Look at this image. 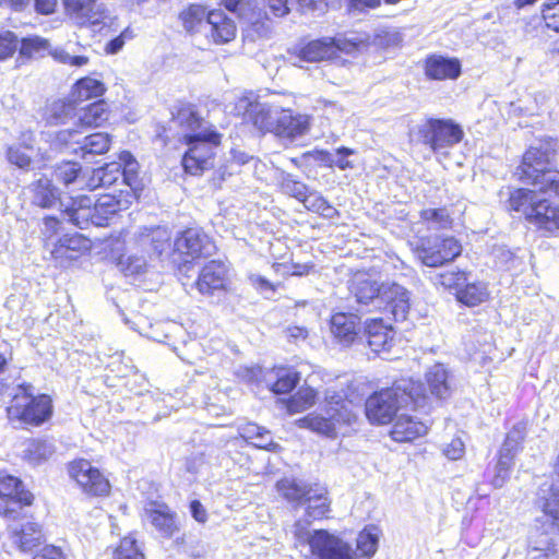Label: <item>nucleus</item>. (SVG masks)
<instances>
[{"label":"nucleus","instance_id":"nucleus-42","mask_svg":"<svg viewBox=\"0 0 559 559\" xmlns=\"http://www.w3.org/2000/svg\"><path fill=\"white\" fill-rule=\"evenodd\" d=\"M55 445L47 439H32L25 444L23 457L32 465L47 461L55 453Z\"/></svg>","mask_w":559,"mask_h":559},{"label":"nucleus","instance_id":"nucleus-38","mask_svg":"<svg viewBox=\"0 0 559 559\" xmlns=\"http://www.w3.org/2000/svg\"><path fill=\"white\" fill-rule=\"evenodd\" d=\"M173 122L183 130V133H204L212 130V126L199 117L191 106H183L173 116Z\"/></svg>","mask_w":559,"mask_h":559},{"label":"nucleus","instance_id":"nucleus-33","mask_svg":"<svg viewBox=\"0 0 559 559\" xmlns=\"http://www.w3.org/2000/svg\"><path fill=\"white\" fill-rule=\"evenodd\" d=\"M0 497L8 498L12 506H29L33 501V495L24 490L22 481L5 472H0Z\"/></svg>","mask_w":559,"mask_h":559},{"label":"nucleus","instance_id":"nucleus-57","mask_svg":"<svg viewBox=\"0 0 559 559\" xmlns=\"http://www.w3.org/2000/svg\"><path fill=\"white\" fill-rule=\"evenodd\" d=\"M302 12L323 14L328 9L340 7V0H297Z\"/></svg>","mask_w":559,"mask_h":559},{"label":"nucleus","instance_id":"nucleus-23","mask_svg":"<svg viewBox=\"0 0 559 559\" xmlns=\"http://www.w3.org/2000/svg\"><path fill=\"white\" fill-rule=\"evenodd\" d=\"M425 74L430 80H455L461 74V62L456 58L431 55L425 60Z\"/></svg>","mask_w":559,"mask_h":559},{"label":"nucleus","instance_id":"nucleus-43","mask_svg":"<svg viewBox=\"0 0 559 559\" xmlns=\"http://www.w3.org/2000/svg\"><path fill=\"white\" fill-rule=\"evenodd\" d=\"M489 296L487 286L481 282L466 283L457 289L456 298L467 307H475L487 300Z\"/></svg>","mask_w":559,"mask_h":559},{"label":"nucleus","instance_id":"nucleus-54","mask_svg":"<svg viewBox=\"0 0 559 559\" xmlns=\"http://www.w3.org/2000/svg\"><path fill=\"white\" fill-rule=\"evenodd\" d=\"M317 393L311 388H300L298 392L288 400L287 409L289 413H299L311 407L316 402Z\"/></svg>","mask_w":559,"mask_h":559},{"label":"nucleus","instance_id":"nucleus-20","mask_svg":"<svg viewBox=\"0 0 559 559\" xmlns=\"http://www.w3.org/2000/svg\"><path fill=\"white\" fill-rule=\"evenodd\" d=\"M170 231L166 227H143L136 234V241L142 251L150 257H159L170 248Z\"/></svg>","mask_w":559,"mask_h":559},{"label":"nucleus","instance_id":"nucleus-25","mask_svg":"<svg viewBox=\"0 0 559 559\" xmlns=\"http://www.w3.org/2000/svg\"><path fill=\"white\" fill-rule=\"evenodd\" d=\"M9 530L12 543L22 551L32 550L43 539L40 526L29 520L15 522L9 526Z\"/></svg>","mask_w":559,"mask_h":559},{"label":"nucleus","instance_id":"nucleus-45","mask_svg":"<svg viewBox=\"0 0 559 559\" xmlns=\"http://www.w3.org/2000/svg\"><path fill=\"white\" fill-rule=\"evenodd\" d=\"M304 206L313 213H317L324 218H335L340 215L338 211L330 204V202L318 191L309 190L307 197L304 198Z\"/></svg>","mask_w":559,"mask_h":559},{"label":"nucleus","instance_id":"nucleus-46","mask_svg":"<svg viewBox=\"0 0 559 559\" xmlns=\"http://www.w3.org/2000/svg\"><path fill=\"white\" fill-rule=\"evenodd\" d=\"M110 142L109 134L103 132L82 135L80 156L86 159L88 155L104 154L109 150Z\"/></svg>","mask_w":559,"mask_h":559},{"label":"nucleus","instance_id":"nucleus-39","mask_svg":"<svg viewBox=\"0 0 559 559\" xmlns=\"http://www.w3.org/2000/svg\"><path fill=\"white\" fill-rule=\"evenodd\" d=\"M312 485L299 481L295 478H283L276 483V490L294 508L304 506V501Z\"/></svg>","mask_w":559,"mask_h":559},{"label":"nucleus","instance_id":"nucleus-6","mask_svg":"<svg viewBox=\"0 0 559 559\" xmlns=\"http://www.w3.org/2000/svg\"><path fill=\"white\" fill-rule=\"evenodd\" d=\"M32 385L21 386V394H15L9 413L15 414L23 423L39 426L52 414L51 399L46 394L33 396Z\"/></svg>","mask_w":559,"mask_h":559},{"label":"nucleus","instance_id":"nucleus-5","mask_svg":"<svg viewBox=\"0 0 559 559\" xmlns=\"http://www.w3.org/2000/svg\"><path fill=\"white\" fill-rule=\"evenodd\" d=\"M414 252L421 263L439 267L453 261L462 252L461 243L454 237H420L414 243Z\"/></svg>","mask_w":559,"mask_h":559},{"label":"nucleus","instance_id":"nucleus-17","mask_svg":"<svg viewBox=\"0 0 559 559\" xmlns=\"http://www.w3.org/2000/svg\"><path fill=\"white\" fill-rule=\"evenodd\" d=\"M385 302L395 321H405L411 309L409 292L396 283H382L380 302Z\"/></svg>","mask_w":559,"mask_h":559},{"label":"nucleus","instance_id":"nucleus-15","mask_svg":"<svg viewBox=\"0 0 559 559\" xmlns=\"http://www.w3.org/2000/svg\"><path fill=\"white\" fill-rule=\"evenodd\" d=\"M144 516L165 538H171L180 530L176 512H174L166 503H159L156 501L150 502L144 508Z\"/></svg>","mask_w":559,"mask_h":559},{"label":"nucleus","instance_id":"nucleus-53","mask_svg":"<svg viewBox=\"0 0 559 559\" xmlns=\"http://www.w3.org/2000/svg\"><path fill=\"white\" fill-rule=\"evenodd\" d=\"M514 457L515 456L499 451L498 462L495 466V475L491 479V485L495 488H501L509 479L514 464Z\"/></svg>","mask_w":559,"mask_h":559},{"label":"nucleus","instance_id":"nucleus-55","mask_svg":"<svg viewBox=\"0 0 559 559\" xmlns=\"http://www.w3.org/2000/svg\"><path fill=\"white\" fill-rule=\"evenodd\" d=\"M82 167L80 164L74 162H63L56 166L55 176L56 179L61 181L64 186H69L76 181H82L80 179Z\"/></svg>","mask_w":559,"mask_h":559},{"label":"nucleus","instance_id":"nucleus-22","mask_svg":"<svg viewBox=\"0 0 559 559\" xmlns=\"http://www.w3.org/2000/svg\"><path fill=\"white\" fill-rule=\"evenodd\" d=\"M228 269L219 261H211L201 270L197 287L203 295L213 294L215 290L225 289Z\"/></svg>","mask_w":559,"mask_h":559},{"label":"nucleus","instance_id":"nucleus-49","mask_svg":"<svg viewBox=\"0 0 559 559\" xmlns=\"http://www.w3.org/2000/svg\"><path fill=\"white\" fill-rule=\"evenodd\" d=\"M526 431L527 423L525 420L515 423L513 427L508 431L504 442L502 443L499 451L515 456L526 436Z\"/></svg>","mask_w":559,"mask_h":559},{"label":"nucleus","instance_id":"nucleus-62","mask_svg":"<svg viewBox=\"0 0 559 559\" xmlns=\"http://www.w3.org/2000/svg\"><path fill=\"white\" fill-rule=\"evenodd\" d=\"M313 520H309V518L306 516L305 520H298L294 524V536L300 544H308L311 548V540L314 536V531L310 532L308 530V526Z\"/></svg>","mask_w":559,"mask_h":559},{"label":"nucleus","instance_id":"nucleus-56","mask_svg":"<svg viewBox=\"0 0 559 559\" xmlns=\"http://www.w3.org/2000/svg\"><path fill=\"white\" fill-rule=\"evenodd\" d=\"M114 559H144L136 540L130 536L121 539L120 545L115 551Z\"/></svg>","mask_w":559,"mask_h":559},{"label":"nucleus","instance_id":"nucleus-64","mask_svg":"<svg viewBox=\"0 0 559 559\" xmlns=\"http://www.w3.org/2000/svg\"><path fill=\"white\" fill-rule=\"evenodd\" d=\"M355 152L352 148L341 146L333 153V167H337L341 170L354 168V164L348 159Z\"/></svg>","mask_w":559,"mask_h":559},{"label":"nucleus","instance_id":"nucleus-40","mask_svg":"<svg viewBox=\"0 0 559 559\" xmlns=\"http://www.w3.org/2000/svg\"><path fill=\"white\" fill-rule=\"evenodd\" d=\"M426 382L431 395L442 400L450 395L451 388L448 381V371L441 364H436L426 373Z\"/></svg>","mask_w":559,"mask_h":559},{"label":"nucleus","instance_id":"nucleus-12","mask_svg":"<svg viewBox=\"0 0 559 559\" xmlns=\"http://www.w3.org/2000/svg\"><path fill=\"white\" fill-rule=\"evenodd\" d=\"M69 475L88 495L104 496L109 492V481L87 460L70 463Z\"/></svg>","mask_w":559,"mask_h":559},{"label":"nucleus","instance_id":"nucleus-1","mask_svg":"<svg viewBox=\"0 0 559 559\" xmlns=\"http://www.w3.org/2000/svg\"><path fill=\"white\" fill-rule=\"evenodd\" d=\"M555 145L540 141L523 155L515 175L535 189H516L510 193L509 210L522 214L527 222L550 235H559V204L551 197H559V170L552 167Z\"/></svg>","mask_w":559,"mask_h":559},{"label":"nucleus","instance_id":"nucleus-13","mask_svg":"<svg viewBox=\"0 0 559 559\" xmlns=\"http://www.w3.org/2000/svg\"><path fill=\"white\" fill-rule=\"evenodd\" d=\"M105 90V85L102 81L93 78H83L73 86L68 102L55 104L53 115L58 118H61L62 115L68 117L74 111L76 105L84 100L103 96Z\"/></svg>","mask_w":559,"mask_h":559},{"label":"nucleus","instance_id":"nucleus-19","mask_svg":"<svg viewBox=\"0 0 559 559\" xmlns=\"http://www.w3.org/2000/svg\"><path fill=\"white\" fill-rule=\"evenodd\" d=\"M385 302L395 321H405L411 309L409 292L396 283H382L380 302Z\"/></svg>","mask_w":559,"mask_h":559},{"label":"nucleus","instance_id":"nucleus-31","mask_svg":"<svg viewBox=\"0 0 559 559\" xmlns=\"http://www.w3.org/2000/svg\"><path fill=\"white\" fill-rule=\"evenodd\" d=\"M129 204V200L117 198L112 194H105L100 197L93 205L94 225H107L111 217H114L120 211L127 210Z\"/></svg>","mask_w":559,"mask_h":559},{"label":"nucleus","instance_id":"nucleus-51","mask_svg":"<svg viewBox=\"0 0 559 559\" xmlns=\"http://www.w3.org/2000/svg\"><path fill=\"white\" fill-rule=\"evenodd\" d=\"M206 9L200 4H191L180 13V20L187 32H195L202 24L207 25Z\"/></svg>","mask_w":559,"mask_h":559},{"label":"nucleus","instance_id":"nucleus-59","mask_svg":"<svg viewBox=\"0 0 559 559\" xmlns=\"http://www.w3.org/2000/svg\"><path fill=\"white\" fill-rule=\"evenodd\" d=\"M28 148H31L29 145L24 148L19 145L10 146L7 151L8 160L21 169H28L32 164L31 156L25 152Z\"/></svg>","mask_w":559,"mask_h":559},{"label":"nucleus","instance_id":"nucleus-37","mask_svg":"<svg viewBox=\"0 0 559 559\" xmlns=\"http://www.w3.org/2000/svg\"><path fill=\"white\" fill-rule=\"evenodd\" d=\"M304 506H306L305 515L309 518V520L324 518L330 511V500L326 489L318 485L312 486L310 491H308Z\"/></svg>","mask_w":559,"mask_h":559},{"label":"nucleus","instance_id":"nucleus-60","mask_svg":"<svg viewBox=\"0 0 559 559\" xmlns=\"http://www.w3.org/2000/svg\"><path fill=\"white\" fill-rule=\"evenodd\" d=\"M47 40L40 37L24 38L21 43L20 53L25 57H35L47 48Z\"/></svg>","mask_w":559,"mask_h":559},{"label":"nucleus","instance_id":"nucleus-61","mask_svg":"<svg viewBox=\"0 0 559 559\" xmlns=\"http://www.w3.org/2000/svg\"><path fill=\"white\" fill-rule=\"evenodd\" d=\"M377 545L378 538L370 532L364 531L357 537V550H359L362 556H372L377 550Z\"/></svg>","mask_w":559,"mask_h":559},{"label":"nucleus","instance_id":"nucleus-3","mask_svg":"<svg viewBox=\"0 0 559 559\" xmlns=\"http://www.w3.org/2000/svg\"><path fill=\"white\" fill-rule=\"evenodd\" d=\"M463 134L462 128L450 119L429 118L411 131V139L433 153H440L461 142Z\"/></svg>","mask_w":559,"mask_h":559},{"label":"nucleus","instance_id":"nucleus-9","mask_svg":"<svg viewBox=\"0 0 559 559\" xmlns=\"http://www.w3.org/2000/svg\"><path fill=\"white\" fill-rule=\"evenodd\" d=\"M235 109L238 115H242L243 119L251 122L259 131L275 134L281 107L266 103L250 102L248 97H241Z\"/></svg>","mask_w":559,"mask_h":559},{"label":"nucleus","instance_id":"nucleus-24","mask_svg":"<svg viewBox=\"0 0 559 559\" xmlns=\"http://www.w3.org/2000/svg\"><path fill=\"white\" fill-rule=\"evenodd\" d=\"M365 334L374 353L389 352L395 343V332L382 319L366 321Z\"/></svg>","mask_w":559,"mask_h":559},{"label":"nucleus","instance_id":"nucleus-21","mask_svg":"<svg viewBox=\"0 0 559 559\" xmlns=\"http://www.w3.org/2000/svg\"><path fill=\"white\" fill-rule=\"evenodd\" d=\"M93 201L87 195H78L70 198V201L66 203L61 201L62 214L67 217V221L75 225L76 227L84 229L90 223L94 224V209Z\"/></svg>","mask_w":559,"mask_h":559},{"label":"nucleus","instance_id":"nucleus-32","mask_svg":"<svg viewBox=\"0 0 559 559\" xmlns=\"http://www.w3.org/2000/svg\"><path fill=\"white\" fill-rule=\"evenodd\" d=\"M349 289L359 305L379 302L381 285L366 274H356Z\"/></svg>","mask_w":559,"mask_h":559},{"label":"nucleus","instance_id":"nucleus-50","mask_svg":"<svg viewBox=\"0 0 559 559\" xmlns=\"http://www.w3.org/2000/svg\"><path fill=\"white\" fill-rule=\"evenodd\" d=\"M277 181L284 194L293 197L300 202L307 197V192L309 191L308 186L297 180L292 174L281 171Z\"/></svg>","mask_w":559,"mask_h":559},{"label":"nucleus","instance_id":"nucleus-58","mask_svg":"<svg viewBox=\"0 0 559 559\" xmlns=\"http://www.w3.org/2000/svg\"><path fill=\"white\" fill-rule=\"evenodd\" d=\"M542 16L546 26L559 33V0H550L543 4Z\"/></svg>","mask_w":559,"mask_h":559},{"label":"nucleus","instance_id":"nucleus-26","mask_svg":"<svg viewBox=\"0 0 559 559\" xmlns=\"http://www.w3.org/2000/svg\"><path fill=\"white\" fill-rule=\"evenodd\" d=\"M427 431L428 426L425 423L413 416L401 414L396 416L390 436L396 442H412L425 436Z\"/></svg>","mask_w":559,"mask_h":559},{"label":"nucleus","instance_id":"nucleus-29","mask_svg":"<svg viewBox=\"0 0 559 559\" xmlns=\"http://www.w3.org/2000/svg\"><path fill=\"white\" fill-rule=\"evenodd\" d=\"M32 193V203L43 209H50L59 201L61 203L58 189L52 183V180L46 175H40L29 185Z\"/></svg>","mask_w":559,"mask_h":559},{"label":"nucleus","instance_id":"nucleus-7","mask_svg":"<svg viewBox=\"0 0 559 559\" xmlns=\"http://www.w3.org/2000/svg\"><path fill=\"white\" fill-rule=\"evenodd\" d=\"M326 401L330 407L326 409L328 416L309 415L302 419L305 425L313 431L328 437L336 435V428L342 424H352L356 419L355 413L349 407L350 402L344 401L341 395L326 394Z\"/></svg>","mask_w":559,"mask_h":559},{"label":"nucleus","instance_id":"nucleus-11","mask_svg":"<svg viewBox=\"0 0 559 559\" xmlns=\"http://www.w3.org/2000/svg\"><path fill=\"white\" fill-rule=\"evenodd\" d=\"M312 559H355L352 545L326 530H314L311 540Z\"/></svg>","mask_w":559,"mask_h":559},{"label":"nucleus","instance_id":"nucleus-16","mask_svg":"<svg viewBox=\"0 0 559 559\" xmlns=\"http://www.w3.org/2000/svg\"><path fill=\"white\" fill-rule=\"evenodd\" d=\"M275 135L294 141L308 133L311 126V117L306 114L294 112L292 109L282 108L277 118Z\"/></svg>","mask_w":559,"mask_h":559},{"label":"nucleus","instance_id":"nucleus-28","mask_svg":"<svg viewBox=\"0 0 559 559\" xmlns=\"http://www.w3.org/2000/svg\"><path fill=\"white\" fill-rule=\"evenodd\" d=\"M336 49L347 50L341 45V39L326 37L308 43L298 51V57L302 61L318 62L329 59L335 55Z\"/></svg>","mask_w":559,"mask_h":559},{"label":"nucleus","instance_id":"nucleus-35","mask_svg":"<svg viewBox=\"0 0 559 559\" xmlns=\"http://www.w3.org/2000/svg\"><path fill=\"white\" fill-rule=\"evenodd\" d=\"M224 7L246 21L258 32L260 36L266 35L269 26L260 21V12L255 11L249 0H222Z\"/></svg>","mask_w":559,"mask_h":559},{"label":"nucleus","instance_id":"nucleus-27","mask_svg":"<svg viewBox=\"0 0 559 559\" xmlns=\"http://www.w3.org/2000/svg\"><path fill=\"white\" fill-rule=\"evenodd\" d=\"M359 318L353 313L336 312L331 317L330 330L343 346L350 345L358 332Z\"/></svg>","mask_w":559,"mask_h":559},{"label":"nucleus","instance_id":"nucleus-4","mask_svg":"<svg viewBox=\"0 0 559 559\" xmlns=\"http://www.w3.org/2000/svg\"><path fill=\"white\" fill-rule=\"evenodd\" d=\"M188 151L182 157L185 170L200 175L213 166L214 150L221 142V134L214 129L204 133H182Z\"/></svg>","mask_w":559,"mask_h":559},{"label":"nucleus","instance_id":"nucleus-48","mask_svg":"<svg viewBox=\"0 0 559 559\" xmlns=\"http://www.w3.org/2000/svg\"><path fill=\"white\" fill-rule=\"evenodd\" d=\"M543 512L546 523L554 532L559 533V485H551L549 495L543 504Z\"/></svg>","mask_w":559,"mask_h":559},{"label":"nucleus","instance_id":"nucleus-18","mask_svg":"<svg viewBox=\"0 0 559 559\" xmlns=\"http://www.w3.org/2000/svg\"><path fill=\"white\" fill-rule=\"evenodd\" d=\"M385 302L395 321H405L411 309L409 292L396 283H382L380 302Z\"/></svg>","mask_w":559,"mask_h":559},{"label":"nucleus","instance_id":"nucleus-44","mask_svg":"<svg viewBox=\"0 0 559 559\" xmlns=\"http://www.w3.org/2000/svg\"><path fill=\"white\" fill-rule=\"evenodd\" d=\"M76 115L81 126L98 127L108 119L107 105L97 100L81 108Z\"/></svg>","mask_w":559,"mask_h":559},{"label":"nucleus","instance_id":"nucleus-52","mask_svg":"<svg viewBox=\"0 0 559 559\" xmlns=\"http://www.w3.org/2000/svg\"><path fill=\"white\" fill-rule=\"evenodd\" d=\"M420 218L429 225V228L448 229L452 225L449 211L442 209H425L420 211Z\"/></svg>","mask_w":559,"mask_h":559},{"label":"nucleus","instance_id":"nucleus-8","mask_svg":"<svg viewBox=\"0 0 559 559\" xmlns=\"http://www.w3.org/2000/svg\"><path fill=\"white\" fill-rule=\"evenodd\" d=\"M119 158L120 162H111L95 169L86 186L91 190L98 187H109L116 183L119 178H122L123 183L133 190L138 164L129 152H122Z\"/></svg>","mask_w":559,"mask_h":559},{"label":"nucleus","instance_id":"nucleus-41","mask_svg":"<svg viewBox=\"0 0 559 559\" xmlns=\"http://www.w3.org/2000/svg\"><path fill=\"white\" fill-rule=\"evenodd\" d=\"M274 381L270 382V389L275 394H285L290 392L298 384L300 374L292 367H277L273 370Z\"/></svg>","mask_w":559,"mask_h":559},{"label":"nucleus","instance_id":"nucleus-10","mask_svg":"<svg viewBox=\"0 0 559 559\" xmlns=\"http://www.w3.org/2000/svg\"><path fill=\"white\" fill-rule=\"evenodd\" d=\"M67 14L81 26L102 29L111 24V17L98 0H63Z\"/></svg>","mask_w":559,"mask_h":559},{"label":"nucleus","instance_id":"nucleus-36","mask_svg":"<svg viewBox=\"0 0 559 559\" xmlns=\"http://www.w3.org/2000/svg\"><path fill=\"white\" fill-rule=\"evenodd\" d=\"M87 239L79 234L64 235L56 243L52 255L56 260H75L81 251L88 248Z\"/></svg>","mask_w":559,"mask_h":559},{"label":"nucleus","instance_id":"nucleus-30","mask_svg":"<svg viewBox=\"0 0 559 559\" xmlns=\"http://www.w3.org/2000/svg\"><path fill=\"white\" fill-rule=\"evenodd\" d=\"M207 25L215 44H226L236 36L237 28L234 21L227 17L222 10L209 11Z\"/></svg>","mask_w":559,"mask_h":559},{"label":"nucleus","instance_id":"nucleus-47","mask_svg":"<svg viewBox=\"0 0 559 559\" xmlns=\"http://www.w3.org/2000/svg\"><path fill=\"white\" fill-rule=\"evenodd\" d=\"M530 555L532 559L540 557L549 558L555 554V544L547 533L538 534L537 531L532 532L528 540Z\"/></svg>","mask_w":559,"mask_h":559},{"label":"nucleus","instance_id":"nucleus-2","mask_svg":"<svg viewBox=\"0 0 559 559\" xmlns=\"http://www.w3.org/2000/svg\"><path fill=\"white\" fill-rule=\"evenodd\" d=\"M408 406L427 414L431 408L430 396L423 383L403 378L392 386L371 394L366 401L365 412L372 424L384 425L391 423L400 409Z\"/></svg>","mask_w":559,"mask_h":559},{"label":"nucleus","instance_id":"nucleus-34","mask_svg":"<svg viewBox=\"0 0 559 559\" xmlns=\"http://www.w3.org/2000/svg\"><path fill=\"white\" fill-rule=\"evenodd\" d=\"M50 148L56 152L80 155L82 132L76 129H64L47 134Z\"/></svg>","mask_w":559,"mask_h":559},{"label":"nucleus","instance_id":"nucleus-63","mask_svg":"<svg viewBox=\"0 0 559 559\" xmlns=\"http://www.w3.org/2000/svg\"><path fill=\"white\" fill-rule=\"evenodd\" d=\"M17 47V38L11 32L0 34V59L12 56Z\"/></svg>","mask_w":559,"mask_h":559},{"label":"nucleus","instance_id":"nucleus-14","mask_svg":"<svg viewBox=\"0 0 559 559\" xmlns=\"http://www.w3.org/2000/svg\"><path fill=\"white\" fill-rule=\"evenodd\" d=\"M176 251L191 259L210 257L215 253L216 246L211 238L198 228H188L175 240Z\"/></svg>","mask_w":559,"mask_h":559}]
</instances>
